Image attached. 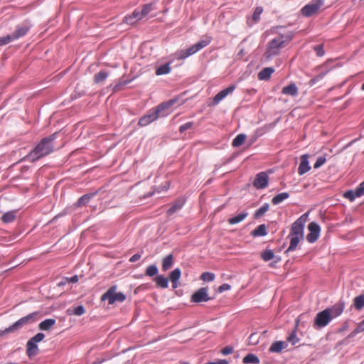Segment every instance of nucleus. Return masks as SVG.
I'll use <instances>...</instances> for the list:
<instances>
[{
    "mask_svg": "<svg viewBox=\"0 0 364 364\" xmlns=\"http://www.w3.org/2000/svg\"><path fill=\"white\" fill-rule=\"evenodd\" d=\"M171 67H170V63H166L164 65H162L161 66H159L156 70V74L157 75H166V74H168L171 72Z\"/></svg>",
    "mask_w": 364,
    "mask_h": 364,
    "instance_id": "33",
    "label": "nucleus"
},
{
    "mask_svg": "<svg viewBox=\"0 0 364 364\" xmlns=\"http://www.w3.org/2000/svg\"><path fill=\"white\" fill-rule=\"evenodd\" d=\"M331 320L328 311L325 309L317 314L314 325L319 328H322L326 326Z\"/></svg>",
    "mask_w": 364,
    "mask_h": 364,
    "instance_id": "12",
    "label": "nucleus"
},
{
    "mask_svg": "<svg viewBox=\"0 0 364 364\" xmlns=\"http://www.w3.org/2000/svg\"><path fill=\"white\" fill-rule=\"evenodd\" d=\"M154 9V4H152L144 5L142 10L141 11H139V14L140 16L141 19L144 18Z\"/></svg>",
    "mask_w": 364,
    "mask_h": 364,
    "instance_id": "36",
    "label": "nucleus"
},
{
    "mask_svg": "<svg viewBox=\"0 0 364 364\" xmlns=\"http://www.w3.org/2000/svg\"><path fill=\"white\" fill-rule=\"evenodd\" d=\"M106 359L105 358H97L95 361L90 363L88 364H101L105 362Z\"/></svg>",
    "mask_w": 364,
    "mask_h": 364,
    "instance_id": "60",
    "label": "nucleus"
},
{
    "mask_svg": "<svg viewBox=\"0 0 364 364\" xmlns=\"http://www.w3.org/2000/svg\"><path fill=\"white\" fill-rule=\"evenodd\" d=\"M139 20H141V18L139 11L136 10L131 15L125 16L124 22L129 25H134Z\"/></svg>",
    "mask_w": 364,
    "mask_h": 364,
    "instance_id": "20",
    "label": "nucleus"
},
{
    "mask_svg": "<svg viewBox=\"0 0 364 364\" xmlns=\"http://www.w3.org/2000/svg\"><path fill=\"white\" fill-rule=\"evenodd\" d=\"M344 197L348 199L350 201H353L356 198H358V196H355V191L354 190H350L346 191L343 194Z\"/></svg>",
    "mask_w": 364,
    "mask_h": 364,
    "instance_id": "45",
    "label": "nucleus"
},
{
    "mask_svg": "<svg viewBox=\"0 0 364 364\" xmlns=\"http://www.w3.org/2000/svg\"><path fill=\"white\" fill-rule=\"evenodd\" d=\"M12 41H13V40H12L10 34L5 36L0 37V46L7 45Z\"/></svg>",
    "mask_w": 364,
    "mask_h": 364,
    "instance_id": "47",
    "label": "nucleus"
},
{
    "mask_svg": "<svg viewBox=\"0 0 364 364\" xmlns=\"http://www.w3.org/2000/svg\"><path fill=\"white\" fill-rule=\"evenodd\" d=\"M117 286H112L101 296L102 301L107 300L109 304H114L115 302H123L126 296L122 292H117Z\"/></svg>",
    "mask_w": 364,
    "mask_h": 364,
    "instance_id": "7",
    "label": "nucleus"
},
{
    "mask_svg": "<svg viewBox=\"0 0 364 364\" xmlns=\"http://www.w3.org/2000/svg\"><path fill=\"white\" fill-rule=\"evenodd\" d=\"M181 269L179 268H176L170 274V276H169L170 280L171 282H178V280L181 277Z\"/></svg>",
    "mask_w": 364,
    "mask_h": 364,
    "instance_id": "40",
    "label": "nucleus"
},
{
    "mask_svg": "<svg viewBox=\"0 0 364 364\" xmlns=\"http://www.w3.org/2000/svg\"><path fill=\"white\" fill-rule=\"evenodd\" d=\"M244 363L258 364L259 359L254 354L249 353L243 358Z\"/></svg>",
    "mask_w": 364,
    "mask_h": 364,
    "instance_id": "34",
    "label": "nucleus"
},
{
    "mask_svg": "<svg viewBox=\"0 0 364 364\" xmlns=\"http://www.w3.org/2000/svg\"><path fill=\"white\" fill-rule=\"evenodd\" d=\"M291 40L290 35H279L271 40L267 46L264 57L267 60H270L272 57L277 55L280 50L286 47Z\"/></svg>",
    "mask_w": 364,
    "mask_h": 364,
    "instance_id": "3",
    "label": "nucleus"
},
{
    "mask_svg": "<svg viewBox=\"0 0 364 364\" xmlns=\"http://www.w3.org/2000/svg\"><path fill=\"white\" fill-rule=\"evenodd\" d=\"M68 283V278H64L59 284L58 286H63Z\"/></svg>",
    "mask_w": 364,
    "mask_h": 364,
    "instance_id": "61",
    "label": "nucleus"
},
{
    "mask_svg": "<svg viewBox=\"0 0 364 364\" xmlns=\"http://www.w3.org/2000/svg\"><path fill=\"white\" fill-rule=\"evenodd\" d=\"M216 364H228V361L226 360H219L215 362Z\"/></svg>",
    "mask_w": 364,
    "mask_h": 364,
    "instance_id": "62",
    "label": "nucleus"
},
{
    "mask_svg": "<svg viewBox=\"0 0 364 364\" xmlns=\"http://www.w3.org/2000/svg\"><path fill=\"white\" fill-rule=\"evenodd\" d=\"M315 51L318 56H323L324 55V50L323 46L318 45L314 48Z\"/></svg>",
    "mask_w": 364,
    "mask_h": 364,
    "instance_id": "53",
    "label": "nucleus"
},
{
    "mask_svg": "<svg viewBox=\"0 0 364 364\" xmlns=\"http://www.w3.org/2000/svg\"><path fill=\"white\" fill-rule=\"evenodd\" d=\"M78 277L75 275L70 278H68V283H76L78 282Z\"/></svg>",
    "mask_w": 364,
    "mask_h": 364,
    "instance_id": "59",
    "label": "nucleus"
},
{
    "mask_svg": "<svg viewBox=\"0 0 364 364\" xmlns=\"http://www.w3.org/2000/svg\"><path fill=\"white\" fill-rule=\"evenodd\" d=\"M30 28L31 26L28 23H23L17 26L14 32L10 34L13 41L24 36L28 33Z\"/></svg>",
    "mask_w": 364,
    "mask_h": 364,
    "instance_id": "14",
    "label": "nucleus"
},
{
    "mask_svg": "<svg viewBox=\"0 0 364 364\" xmlns=\"http://www.w3.org/2000/svg\"><path fill=\"white\" fill-rule=\"evenodd\" d=\"M287 341L291 343L293 346L299 343V338H297L296 331H293L291 334L287 338Z\"/></svg>",
    "mask_w": 364,
    "mask_h": 364,
    "instance_id": "48",
    "label": "nucleus"
},
{
    "mask_svg": "<svg viewBox=\"0 0 364 364\" xmlns=\"http://www.w3.org/2000/svg\"><path fill=\"white\" fill-rule=\"evenodd\" d=\"M172 287L173 289H176L178 287V282H171Z\"/></svg>",
    "mask_w": 364,
    "mask_h": 364,
    "instance_id": "64",
    "label": "nucleus"
},
{
    "mask_svg": "<svg viewBox=\"0 0 364 364\" xmlns=\"http://www.w3.org/2000/svg\"><path fill=\"white\" fill-rule=\"evenodd\" d=\"M55 322L54 318H47L39 323L38 328L41 331H49L55 324Z\"/></svg>",
    "mask_w": 364,
    "mask_h": 364,
    "instance_id": "21",
    "label": "nucleus"
},
{
    "mask_svg": "<svg viewBox=\"0 0 364 364\" xmlns=\"http://www.w3.org/2000/svg\"><path fill=\"white\" fill-rule=\"evenodd\" d=\"M353 305L357 310L364 307V295H359L354 299Z\"/></svg>",
    "mask_w": 364,
    "mask_h": 364,
    "instance_id": "37",
    "label": "nucleus"
},
{
    "mask_svg": "<svg viewBox=\"0 0 364 364\" xmlns=\"http://www.w3.org/2000/svg\"><path fill=\"white\" fill-rule=\"evenodd\" d=\"M247 215H248V213L247 212H242L240 214H238L237 215L229 218L228 223L230 225H235V224L239 223L242 222V220H244L247 218Z\"/></svg>",
    "mask_w": 364,
    "mask_h": 364,
    "instance_id": "24",
    "label": "nucleus"
},
{
    "mask_svg": "<svg viewBox=\"0 0 364 364\" xmlns=\"http://www.w3.org/2000/svg\"><path fill=\"white\" fill-rule=\"evenodd\" d=\"M363 331H364V320L359 323L358 328H356V332H360Z\"/></svg>",
    "mask_w": 364,
    "mask_h": 364,
    "instance_id": "58",
    "label": "nucleus"
},
{
    "mask_svg": "<svg viewBox=\"0 0 364 364\" xmlns=\"http://www.w3.org/2000/svg\"><path fill=\"white\" fill-rule=\"evenodd\" d=\"M261 257L264 261H269L274 258V254L271 250H267L262 253Z\"/></svg>",
    "mask_w": 364,
    "mask_h": 364,
    "instance_id": "42",
    "label": "nucleus"
},
{
    "mask_svg": "<svg viewBox=\"0 0 364 364\" xmlns=\"http://www.w3.org/2000/svg\"><path fill=\"white\" fill-rule=\"evenodd\" d=\"M253 237H261L267 235V226L264 224L259 225L251 233Z\"/></svg>",
    "mask_w": 364,
    "mask_h": 364,
    "instance_id": "22",
    "label": "nucleus"
},
{
    "mask_svg": "<svg viewBox=\"0 0 364 364\" xmlns=\"http://www.w3.org/2000/svg\"><path fill=\"white\" fill-rule=\"evenodd\" d=\"M309 156L306 154L302 155L301 157V162L298 168V173L301 176L308 172L311 167L309 164Z\"/></svg>",
    "mask_w": 364,
    "mask_h": 364,
    "instance_id": "16",
    "label": "nucleus"
},
{
    "mask_svg": "<svg viewBox=\"0 0 364 364\" xmlns=\"http://www.w3.org/2000/svg\"><path fill=\"white\" fill-rule=\"evenodd\" d=\"M44 338V333H38L36 336L28 340L26 343V353L29 358H32L38 353L39 349L37 343L42 341Z\"/></svg>",
    "mask_w": 364,
    "mask_h": 364,
    "instance_id": "8",
    "label": "nucleus"
},
{
    "mask_svg": "<svg viewBox=\"0 0 364 364\" xmlns=\"http://www.w3.org/2000/svg\"><path fill=\"white\" fill-rule=\"evenodd\" d=\"M304 216L305 215H303L292 224L291 232L289 235L303 237L304 228L306 222V218H304Z\"/></svg>",
    "mask_w": 364,
    "mask_h": 364,
    "instance_id": "9",
    "label": "nucleus"
},
{
    "mask_svg": "<svg viewBox=\"0 0 364 364\" xmlns=\"http://www.w3.org/2000/svg\"><path fill=\"white\" fill-rule=\"evenodd\" d=\"M274 70L272 68H266L262 70L258 74V78L261 80H268Z\"/></svg>",
    "mask_w": 364,
    "mask_h": 364,
    "instance_id": "23",
    "label": "nucleus"
},
{
    "mask_svg": "<svg viewBox=\"0 0 364 364\" xmlns=\"http://www.w3.org/2000/svg\"><path fill=\"white\" fill-rule=\"evenodd\" d=\"M191 300L192 302L195 303L206 302L210 300V297L208 296V288H200L194 294H193Z\"/></svg>",
    "mask_w": 364,
    "mask_h": 364,
    "instance_id": "10",
    "label": "nucleus"
},
{
    "mask_svg": "<svg viewBox=\"0 0 364 364\" xmlns=\"http://www.w3.org/2000/svg\"><path fill=\"white\" fill-rule=\"evenodd\" d=\"M288 346V344L287 342L285 341H276V342H274L269 350V352L271 353H280L283 349H285L287 348Z\"/></svg>",
    "mask_w": 364,
    "mask_h": 364,
    "instance_id": "19",
    "label": "nucleus"
},
{
    "mask_svg": "<svg viewBox=\"0 0 364 364\" xmlns=\"http://www.w3.org/2000/svg\"><path fill=\"white\" fill-rule=\"evenodd\" d=\"M176 100H171L160 104L155 109H151L139 120V125L144 127L156 120L159 117H164L170 114L168 109L175 104Z\"/></svg>",
    "mask_w": 364,
    "mask_h": 364,
    "instance_id": "2",
    "label": "nucleus"
},
{
    "mask_svg": "<svg viewBox=\"0 0 364 364\" xmlns=\"http://www.w3.org/2000/svg\"><path fill=\"white\" fill-rule=\"evenodd\" d=\"M154 281L156 285L161 288H167L168 285V278L164 277L163 275L156 276L154 279Z\"/></svg>",
    "mask_w": 364,
    "mask_h": 364,
    "instance_id": "28",
    "label": "nucleus"
},
{
    "mask_svg": "<svg viewBox=\"0 0 364 364\" xmlns=\"http://www.w3.org/2000/svg\"><path fill=\"white\" fill-rule=\"evenodd\" d=\"M211 41V38L208 36H206L201 39L200 41L196 43V44L191 46L190 48L187 49H182L176 51L173 55L177 60H183L186 58L196 53L205 46H207Z\"/></svg>",
    "mask_w": 364,
    "mask_h": 364,
    "instance_id": "5",
    "label": "nucleus"
},
{
    "mask_svg": "<svg viewBox=\"0 0 364 364\" xmlns=\"http://www.w3.org/2000/svg\"><path fill=\"white\" fill-rule=\"evenodd\" d=\"M57 133L43 138L36 147L26 156V159L34 162L39 159L44 157L54 151L52 142L55 139Z\"/></svg>",
    "mask_w": 364,
    "mask_h": 364,
    "instance_id": "1",
    "label": "nucleus"
},
{
    "mask_svg": "<svg viewBox=\"0 0 364 364\" xmlns=\"http://www.w3.org/2000/svg\"><path fill=\"white\" fill-rule=\"evenodd\" d=\"M323 6L324 0H311L301 9V14L305 17H310L318 14Z\"/></svg>",
    "mask_w": 364,
    "mask_h": 364,
    "instance_id": "6",
    "label": "nucleus"
},
{
    "mask_svg": "<svg viewBox=\"0 0 364 364\" xmlns=\"http://www.w3.org/2000/svg\"><path fill=\"white\" fill-rule=\"evenodd\" d=\"M68 315H76V316H82L85 313V309L83 306L80 305L73 309H68L66 311Z\"/></svg>",
    "mask_w": 364,
    "mask_h": 364,
    "instance_id": "27",
    "label": "nucleus"
},
{
    "mask_svg": "<svg viewBox=\"0 0 364 364\" xmlns=\"http://www.w3.org/2000/svg\"><path fill=\"white\" fill-rule=\"evenodd\" d=\"M282 94L285 95H289L291 97H295L298 94V87L295 85V83H291L287 86H285L282 88Z\"/></svg>",
    "mask_w": 364,
    "mask_h": 364,
    "instance_id": "18",
    "label": "nucleus"
},
{
    "mask_svg": "<svg viewBox=\"0 0 364 364\" xmlns=\"http://www.w3.org/2000/svg\"><path fill=\"white\" fill-rule=\"evenodd\" d=\"M16 218V210H11L5 213L2 217L1 220L5 223H9L13 222Z\"/></svg>",
    "mask_w": 364,
    "mask_h": 364,
    "instance_id": "26",
    "label": "nucleus"
},
{
    "mask_svg": "<svg viewBox=\"0 0 364 364\" xmlns=\"http://www.w3.org/2000/svg\"><path fill=\"white\" fill-rule=\"evenodd\" d=\"M354 191H355V196H358V197L364 196V181Z\"/></svg>",
    "mask_w": 364,
    "mask_h": 364,
    "instance_id": "49",
    "label": "nucleus"
},
{
    "mask_svg": "<svg viewBox=\"0 0 364 364\" xmlns=\"http://www.w3.org/2000/svg\"><path fill=\"white\" fill-rule=\"evenodd\" d=\"M326 161V159L325 156H320L319 157H318L316 161L315 162V164L314 165V168H320L322 165H323L325 164Z\"/></svg>",
    "mask_w": 364,
    "mask_h": 364,
    "instance_id": "46",
    "label": "nucleus"
},
{
    "mask_svg": "<svg viewBox=\"0 0 364 364\" xmlns=\"http://www.w3.org/2000/svg\"><path fill=\"white\" fill-rule=\"evenodd\" d=\"M108 75V73L105 71H100L99 73L95 75L94 82L97 84H100L102 82L105 80H106Z\"/></svg>",
    "mask_w": 364,
    "mask_h": 364,
    "instance_id": "32",
    "label": "nucleus"
},
{
    "mask_svg": "<svg viewBox=\"0 0 364 364\" xmlns=\"http://www.w3.org/2000/svg\"><path fill=\"white\" fill-rule=\"evenodd\" d=\"M269 176L265 172H260L257 174L255 179L253 182V186L257 189H263L268 186Z\"/></svg>",
    "mask_w": 364,
    "mask_h": 364,
    "instance_id": "13",
    "label": "nucleus"
},
{
    "mask_svg": "<svg viewBox=\"0 0 364 364\" xmlns=\"http://www.w3.org/2000/svg\"><path fill=\"white\" fill-rule=\"evenodd\" d=\"M344 309V304L343 303H338L332 306L331 308L326 309L327 311H328V313L331 316V319L338 317L340 316Z\"/></svg>",
    "mask_w": 364,
    "mask_h": 364,
    "instance_id": "17",
    "label": "nucleus"
},
{
    "mask_svg": "<svg viewBox=\"0 0 364 364\" xmlns=\"http://www.w3.org/2000/svg\"><path fill=\"white\" fill-rule=\"evenodd\" d=\"M235 85H230L228 87L223 90L222 91L219 92L213 98V105H216L220 103L221 100H223L226 96H228L229 94H231L233 92V91L235 90Z\"/></svg>",
    "mask_w": 364,
    "mask_h": 364,
    "instance_id": "15",
    "label": "nucleus"
},
{
    "mask_svg": "<svg viewBox=\"0 0 364 364\" xmlns=\"http://www.w3.org/2000/svg\"><path fill=\"white\" fill-rule=\"evenodd\" d=\"M231 288L230 285H229L228 284H222L221 286H220L218 287V291L220 293H222L224 291H228V290H230Z\"/></svg>",
    "mask_w": 364,
    "mask_h": 364,
    "instance_id": "55",
    "label": "nucleus"
},
{
    "mask_svg": "<svg viewBox=\"0 0 364 364\" xmlns=\"http://www.w3.org/2000/svg\"><path fill=\"white\" fill-rule=\"evenodd\" d=\"M263 9L262 7H257L252 15V20L255 22H257L260 19V15L262 14Z\"/></svg>",
    "mask_w": 364,
    "mask_h": 364,
    "instance_id": "44",
    "label": "nucleus"
},
{
    "mask_svg": "<svg viewBox=\"0 0 364 364\" xmlns=\"http://www.w3.org/2000/svg\"><path fill=\"white\" fill-rule=\"evenodd\" d=\"M308 229L309 233L306 235V240L309 242L314 243L318 240L320 235V226L316 223L311 222L309 224Z\"/></svg>",
    "mask_w": 364,
    "mask_h": 364,
    "instance_id": "11",
    "label": "nucleus"
},
{
    "mask_svg": "<svg viewBox=\"0 0 364 364\" xmlns=\"http://www.w3.org/2000/svg\"><path fill=\"white\" fill-rule=\"evenodd\" d=\"M269 205L268 203H264L262 207L257 210L254 214L255 218H258L262 217L268 211Z\"/></svg>",
    "mask_w": 364,
    "mask_h": 364,
    "instance_id": "39",
    "label": "nucleus"
},
{
    "mask_svg": "<svg viewBox=\"0 0 364 364\" xmlns=\"http://www.w3.org/2000/svg\"><path fill=\"white\" fill-rule=\"evenodd\" d=\"M289 237H290V245L287 249V252L293 251L296 249L297 247L300 239H302L303 237H300L298 236H293L289 235Z\"/></svg>",
    "mask_w": 364,
    "mask_h": 364,
    "instance_id": "30",
    "label": "nucleus"
},
{
    "mask_svg": "<svg viewBox=\"0 0 364 364\" xmlns=\"http://www.w3.org/2000/svg\"><path fill=\"white\" fill-rule=\"evenodd\" d=\"M129 82L128 81H123L122 82H120L119 84H117L114 88H113V90L114 92H118L121 89V87L123 86V85H125L128 83Z\"/></svg>",
    "mask_w": 364,
    "mask_h": 364,
    "instance_id": "56",
    "label": "nucleus"
},
{
    "mask_svg": "<svg viewBox=\"0 0 364 364\" xmlns=\"http://www.w3.org/2000/svg\"><path fill=\"white\" fill-rule=\"evenodd\" d=\"M158 273V268L155 264L149 266L146 270V275L149 277H154Z\"/></svg>",
    "mask_w": 364,
    "mask_h": 364,
    "instance_id": "41",
    "label": "nucleus"
},
{
    "mask_svg": "<svg viewBox=\"0 0 364 364\" xmlns=\"http://www.w3.org/2000/svg\"><path fill=\"white\" fill-rule=\"evenodd\" d=\"M38 312H33L27 316L22 317L11 326L6 328L4 330L0 331V337L5 336L8 334L16 332L24 326L34 323L37 320Z\"/></svg>",
    "mask_w": 364,
    "mask_h": 364,
    "instance_id": "4",
    "label": "nucleus"
},
{
    "mask_svg": "<svg viewBox=\"0 0 364 364\" xmlns=\"http://www.w3.org/2000/svg\"><path fill=\"white\" fill-rule=\"evenodd\" d=\"M233 352V348L231 346H226L221 350V353L225 355H229Z\"/></svg>",
    "mask_w": 364,
    "mask_h": 364,
    "instance_id": "54",
    "label": "nucleus"
},
{
    "mask_svg": "<svg viewBox=\"0 0 364 364\" xmlns=\"http://www.w3.org/2000/svg\"><path fill=\"white\" fill-rule=\"evenodd\" d=\"M325 76V73H321L319 75H318L316 77L312 78L310 81H309V85L311 86L314 85V84H316L317 82H318L319 80H321V79L323 78V77Z\"/></svg>",
    "mask_w": 364,
    "mask_h": 364,
    "instance_id": "51",
    "label": "nucleus"
},
{
    "mask_svg": "<svg viewBox=\"0 0 364 364\" xmlns=\"http://www.w3.org/2000/svg\"><path fill=\"white\" fill-rule=\"evenodd\" d=\"M140 258H141V255L135 254L130 257L129 261L131 262H135L138 261Z\"/></svg>",
    "mask_w": 364,
    "mask_h": 364,
    "instance_id": "57",
    "label": "nucleus"
},
{
    "mask_svg": "<svg viewBox=\"0 0 364 364\" xmlns=\"http://www.w3.org/2000/svg\"><path fill=\"white\" fill-rule=\"evenodd\" d=\"M306 316V314H301V316H299V317L296 319V325L299 324V322L304 318Z\"/></svg>",
    "mask_w": 364,
    "mask_h": 364,
    "instance_id": "63",
    "label": "nucleus"
},
{
    "mask_svg": "<svg viewBox=\"0 0 364 364\" xmlns=\"http://www.w3.org/2000/svg\"><path fill=\"white\" fill-rule=\"evenodd\" d=\"M183 205V200H178L173 205H171V207H170V208L167 210V214L168 215H173L176 211L180 210L182 208Z\"/></svg>",
    "mask_w": 364,
    "mask_h": 364,
    "instance_id": "35",
    "label": "nucleus"
},
{
    "mask_svg": "<svg viewBox=\"0 0 364 364\" xmlns=\"http://www.w3.org/2000/svg\"><path fill=\"white\" fill-rule=\"evenodd\" d=\"M249 343L252 345H256L259 342V338L255 333H252L250 335V336L248 338Z\"/></svg>",
    "mask_w": 364,
    "mask_h": 364,
    "instance_id": "52",
    "label": "nucleus"
},
{
    "mask_svg": "<svg viewBox=\"0 0 364 364\" xmlns=\"http://www.w3.org/2000/svg\"><path fill=\"white\" fill-rule=\"evenodd\" d=\"M94 196V193H90L81 196L77 202V205L80 207L87 204Z\"/></svg>",
    "mask_w": 364,
    "mask_h": 364,
    "instance_id": "31",
    "label": "nucleus"
},
{
    "mask_svg": "<svg viewBox=\"0 0 364 364\" xmlns=\"http://www.w3.org/2000/svg\"><path fill=\"white\" fill-rule=\"evenodd\" d=\"M215 278V274L211 272H203L200 276V279L205 282H212Z\"/></svg>",
    "mask_w": 364,
    "mask_h": 364,
    "instance_id": "43",
    "label": "nucleus"
},
{
    "mask_svg": "<svg viewBox=\"0 0 364 364\" xmlns=\"http://www.w3.org/2000/svg\"><path fill=\"white\" fill-rule=\"evenodd\" d=\"M289 197V194L287 192H284L279 194H277L272 199V203L274 205H278L283 202L284 200L287 199Z\"/></svg>",
    "mask_w": 364,
    "mask_h": 364,
    "instance_id": "29",
    "label": "nucleus"
},
{
    "mask_svg": "<svg viewBox=\"0 0 364 364\" xmlns=\"http://www.w3.org/2000/svg\"><path fill=\"white\" fill-rule=\"evenodd\" d=\"M173 263V257L172 255L170 254L163 259L162 269L164 271H167L172 267Z\"/></svg>",
    "mask_w": 364,
    "mask_h": 364,
    "instance_id": "25",
    "label": "nucleus"
},
{
    "mask_svg": "<svg viewBox=\"0 0 364 364\" xmlns=\"http://www.w3.org/2000/svg\"><path fill=\"white\" fill-rule=\"evenodd\" d=\"M193 126V122H187L183 125H181L179 128V132L181 133H183L186 130L188 129H191L192 128Z\"/></svg>",
    "mask_w": 364,
    "mask_h": 364,
    "instance_id": "50",
    "label": "nucleus"
},
{
    "mask_svg": "<svg viewBox=\"0 0 364 364\" xmlns=\"http://www.w3.org/2000/svg\"><path fill=\"white\" fill-rule=\"evenodd\" d=\"M245 139L246 135L244 134H240L232 141V146L235 147H238L245 142Z\"/></svg>",
    "mask_w": 364,
    "mask_h": 364,
    "instance_id": "38",
    "label": "nucleus"
}]
</instances>
